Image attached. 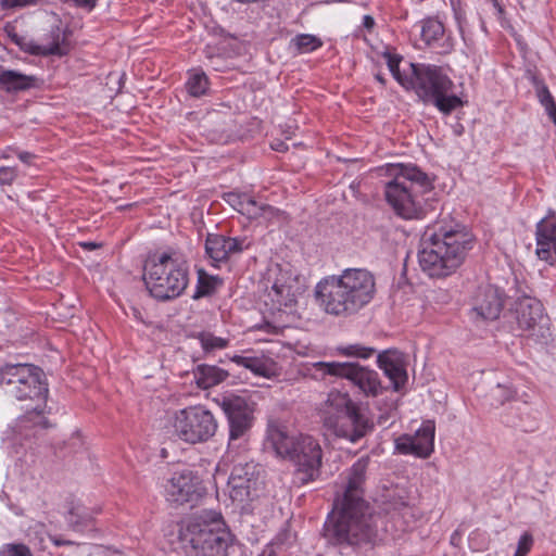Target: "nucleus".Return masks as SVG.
<instances>
[{"mask_svg":"<svg viewBox=\"0 0 556 556\" xmlns=\"http://www.w3.org/2000/svg\"><path fill=\"white\" fill-rule=\"evenodd\" d=\"M419 265L429 277L444 278L463 264L473 247V236L465 226L428 228L421 239Z\"/></svg>","mask_w":556,"mask_h":556,"instance_id":"7ed1b4c3","label":"nucleus"},{"mask_svg":"<svg viewBox=\"0 0 556 556\" xmlns=\"http://www.w3.org/2000/svg\"><path fill=\"white\" fill-rule=\"evenodd\" d=\"M40 79L34 75H26L14 70L0 66V88L8 93H17L38 88Z\"/></svg>","mask_w":556,"mask_h":556,"instance_id":"412c9836","label":"nucleus"},{"mask_svg":"<svg viewBox=\"0 0 556 556\" xmlns=\"http://www.w3.org/2000/svg\"><path fill=\"white\" fill-rule=\"evenodd\" d=\"M377 363L389 378L394 391H400L407 381V372L402 354L396 351H383L378 354Z\"/></svg>","mask_w":556,"mask_h":556,"instance_id":"a211bd4d","label":"nucleus"},{"mask_svg":"<svg viewBox=\"0 0 556 556\" xmlns=\"http://www.w3.org/2000/svg\"><path fill=\"white\" fill-rule=\"evenodd\" d=\"M232 361L236 364L250 369L252 372H254L257 376L269 377L273 374L271 367L268 366L267 363L263 358H260V357H249V356L236 355L232 357Z\"/></svg>","mask_w":556,"mask_h":556,"instance_id":"cd10ccee","label":"nucleus"},{"mask_svg":"<svg viewBox=\"0 0 556 556\" xmlns=\"http://www.w3.org/2000/svg\"><path fill=\"white\" fill-rule=\"evenodd\" d=\"M50 540H51V542H52L55 546L74 545V544H75V542H73V541H70V540H63L62 538L56 536V535L50 536Z\"/></svg>","mask_w":556,"mask_h":556,"instance_id":"09e8293b","label":"nucleus"},{"mask_svg":"<svg viewBox=\"0 0 556 556\" xmlns=\"http://www.w3.org/2000/svg\"><path fill=\"white\" fill-rule=\"evenodd\" d=\"M14 174L10 168H0V184H10L13 180Z\"/></svg>","mask_w":556,"mask_h":556,"instance_id":"a18cd8bd","label":"nucleus"},{"mask_svg":"<svg viewBox=\"0 0 556 556\" xmlns=\"http://www.w3.org/2000/svg\"><path fill=\"white\" fill-rule=\"evenodd\" d=\"M395 448L405 455H415L419 457V452L417 450L416 443L413 440L412 435H402L395 440Z\"/></svg>","mask_w":556,"mask_h":556,"instance_id":"58836bf2","label":"nucleus"},{"mask_svg":"<svg viewBox=\"0 0 556 556\" xmlns=\"http://www.w3.org/2000/svg\"><path fill=\"white\" fill-rule=\"evenodd\" d=\"M83 247L88 250H94L99 247V244L96 242H85V243H83Z\"/></svg>","mask_w":556,"mask_h":556,"instance_id":"864d4df0","label":"nucleus"},{"mask_svg":"<svg viewBox=\"0 0 556 556\" xmlns=\"http://www.w3.org/2000/svg\"><path fill=\"white\" fill-rule=\"evenodd\" d=\"M412 438L416 443L419 457H428L433 451L434 422L431 420L424 422Z\"/></svg>","mask_w":556,"mask_h":556,"instance_id":"393cba45","label":"nucleus"},{"mask_svg":"<svg viewBox=\"0 0 556 556\" xmlns=\"http://www.w3.org/2000/svg\"><path fill=\"white\" fill-rule=\"evenodd\" d=\"M545 111L553 123H556V103H553L552 106H546Z\"/></svg>","mask_w":556,"mask_h":556,"instance_id":"3c124183","label":"nucleus"},{"mask_svg":"<svg viewBox=\"0 0 556 556\" xmlns=\"http://www.w3.org/2000/svg\"><path fill=\"white\" fill-rule=\"evenodd\" d=\"M369 457H361L349 469L346 485L328 515L323 536L327 544L339 549H371L381 541L382 518L364 498V483Z\"/></svg>","mask_w":556,"mask_h":556,"instance_id":"f257e3e1","label":"nucleus"},{"mask_svg":"<svg viewBox=\"0 0 556 556\" xmlns=\"http://www.w3.org/2000/svg\"><path fill=\"white\" fill-rule=\"evenodd\" d=\"M268 442L277 455L295 465V482L303 485L319 477L323 451L313 437L302 433L290 435L283 429L273 427L268 431Z\"/></svg>","mask_w":556,"mask_h":556,"instance_id":"6e6552de","label":"nucleus"},{"mask_svg":"<svg viewBox=\"0 0 556 556\" xmlns=\"http://www.w3.org/2000/svg\"><path fill=\"white\" fill-rule=\"evenodd\" d=\"M260 480L229 477V496L232 502L245 503L258 496Z\"/></svg>","mask_w":556,"mask_h":556,"instance_id":"5701e85b","label":"nucleus"},{"mask_svg":"<svg viewBox=\"0 0 556 556\" xmlns=\"http://www.w3.org/2000/svg\"><path fill=\"white\" fill-rule=\"evenodd\" d=\"M290 280L289 273L279 269V275L273 281L268 295L278 307H288L295 302V293L289 283Z\"/></svg>","mask_w":556,"mask_h":556,"instance_id":"4be33fe9","label":"nucleus"},{"mask_svg":"<svg viewBox=\"0 0 556 556\" xmlns=\"http://www.w3.org/2000/svg\"><path fill=\"white\" fill-rule=\"evenodd\" d=\"M532 544V535L529 533H523L518 541L517 551L514 556H526L531 549Z\"/></svg>","mask_w":556,"mask_h":556,"instance_id":"a19ab883","label":"nucleus"},{"mask_svg":"<svg viewBox=\"0 0 556 556\" xmlns=\"http://www.w3.org/2000/svg\"><path fill=\"white\" fill-rule=\"evenodd\" d=\"M225 413L229 426L228 453L239 448L248 440V433L254 421V403L243 396L225 395L217 400Z\"/></svg>","mask_w":556,"mask_h":556,"instance_id":"f8f14e48","label":"nucleus"},{"mask_svg":"<svg viewBox=\"0 0 556 556\" xmlns=\"http://www.w3.org/2000/svg\"><path fill=\"white\" fill-rule=\"evenodd\" d=\"M223 280L218 276L208 275L204 269H198V283L192 299L198 300L212 295Z\"/></svg>","mask_w":556,"mask_h":556,"instance_id":"a878e982","label":"nucleus"},{"mask_svg":"<svg viewBox=\"0 0 556 556\" xmlns=\"http://www.w3.org/2000/svg\"><path fill=\"white\" fill-rule=\"evenodd\" d=\"M325 406L324 424L339 438L355 443L374 428V424L346 393L331 391Z\"/></svg>","mask_w":556,"mask_h":556,"instance_id":"9d476101","label":"nucleus"},{"mask_svg":"<svg viewBox=\"0 0 556 556\" xmlns=\"http://www.w3.org/2000/svg\"><path fill=\"white\" fill-rule=\"evenodd\" d=\"M412 77L406 81V90H412L426 105H433L443 115H450L464 106L465 101L454 93L455 84L434 64L410 63Z\"/></svg>","mask_w":556,"mask_h":556,"instance_id":"0eeeda50","label":"nucleus"},{"mask_svg":"<svg viewBox=\"0 0 556 556\" xmlns=\"http://www.w3.org/2000/svg\"><path fill=\"white\" fill-rule=\"evenodd\" d=\"M503 308V300L498 290L492 286L479 288L473 311L483 319H496Z\"/></svg>","mask_w":556,"mask_h":556,"instance_id":"6ab92c4d","label":"nucleus"},{"mask_svg":"<svg viewBox=\"0 0 556 556\" xmlns=\"http://www.w3.org/2000/svg\"><path fill=\"white\" fill-rule=\"evenodd\" d=\"M383 58L387 61V65L389 71L391 72L394 79L406 90V81L409 80L412 75L410 63H408V68L401 71L400 63L403 61V58L400 54L391 53L390 51L383 52Z\"/></svg>","mask_w":556,"mask_h":556,"instance_id":"bb28decb","label":"nucleus"},{"mask_svg":"<svg viewBox=\"0 0 556 556\" xmlns=\"http://www.w3.org/2000/svg\"><path fill=\"white\" fill-rule=\"evenodd\" d=\"M421 37L427 45L439 40L444 35V25L437 17H428L421 21Z\"/></svg>","mask_w":556,"mask_h":556,"instance_id":"c85d7f7f","label":"nucleus"},{"mask_svg":"<svg viewBox=\"0 0 556 556\" xmlns=\"http://www.w3.org/2000/svg\"><path fill=\"white\" fill-rule=\"evenodd\" d=\"M198 477L190 469L175 471L165 484V495L168 502L182 505L197 496Z\"/></svg>","mask_w":556,"mask_h":556,"instance_id":"dca6fc26","label":"nucleus"},{"mask_svg":"<svg viewBox=\"0 0 556 556\" xmlns=\"http://www.w3.org/2000/svg\"><path fill=\"white\" fill-rule=\"evenodd\" d=\"M338 352L341 355L346 356V357H356V358L366 359V358L371 357L376 353V350L370 346H365L363 344L355 343V344H349L345 346H340V348H338Z\"/></svg>","mask_w":556,"mask_h":556,"instance_id":"72a5a7b5","label":"nucleus"},{"mask_svg":"<svg viewBox=\"0 0 556 556\" xmlns=\"http://www.w3.org/2000/svg\"><path fill=\"white\" fill-rule=\"evenodd\" d=\"M536 93L541 104L544 108L552 106V104L555 103L548 88L545 85H540L536 89Z\"/></svg>","mask_w":556,"mask_h":556,"instance_id":"79ce46f5","label":"nucleus"},{"mask_svg":"<svg viewBox=\"0 0 556 556\" xmlns=\"http://www.w3.org/2000/svg\"><path fill=\"white\" fill-rule=\"evenodd\" d=\"M144 282L150 294L157 301L180 296L189 283V266L186 257L174 249L151 255L144 267Z\"/></svg>","mask_w":556,"mask_h":556,"instance_id":"423d86ee","label":"nucleus"},{"mask_svg":"<svg viewBox=\"0 0 556 556\" xmlns=\"http://www.w3.org/2000/svg\"><path fill=\"white\" fill-rule=\"evenodd\" d=\"M260 468L254 462L238 463L233 466L230 477L260 480Z\"/></svg>","mask_w":556,"mask_h":556,"instance_id":"c9c22d12","label":"nucleus"},{"mask_svg":"<svg viewBox=\"0 0 556 556\" xmlns=\"http://www.w3.org/2000/svg\"><path fill=\"white\" fill-rule=\"evenodd\" d=\"M228 372L217 366L202 364L194 370V379L201 389L212 388L223 382Z\"/></svg>","mask_w":556,"mask_h":556,"instance_id":"b1692460","label":"nucleus"},{"mask_svg":"<svg viewBox=\"0 0 556 556\" xmlns=\"http://www.w3.org/2000/svg\"><path fill=\"white\" fill-rule=\"evenodd\" d=\"M432 189L428 175L415 165H400L394 178L384 186L388 204L404 219L420 218L422 195Z\"/></svg>","mask_w":556,"mask_h":556,"instance_id":"1a4fd4ad","label":"nucleus"},{"mask_svg":"<svg viewBox=\"0 0 556 556\" xmlns=\"http://www.w3.org/2000/svg\"><path fill=\"white\" fill-rule=\"evenodd\" d=\"M68 527L77 532L84 531L87 527L91 525V517L90 516H83L79 515L75 509H72L68 513V516L66 518Z\"/></svg>","mask_w":556,"mask_h":556,"instance_id":"e433bc0d","label":"nucleus"},{"mask_svg":"<svg viewBox=\"0 0 556 556\" xmlns=\"http://www.w3.org/2000/svg\"><path fill=\"white\" fill-rule=\"evenodd\" d=\"M9 37L12 42L21 48V50L33 54V55H64L68 51V47L66 45V35L59 27L54 26L51 28L49 38L50 41L43 45H36L31 40H28L26 37L21 36L14 31H9Z\"/></svg>","mask_w":556,"mask_h":556,"instance_id":"2eb2a0df","label":"nucleus"},{"mask_svg":"<svg viewBox=\"0 0 556 556\" xmlns=\"http://www.w3.org/2000/svg\"><path fill=\"white\" fill-rule=\"evenodd\" d=\"M363 26H364L366 29H368V30L372 29V27L375 26V20H374V17H372V16H370V15H364V16H363Z\"/></svg>","mask_w":556,"mask_h":556,"instance_id":"8fccbe9b","label":"nucleus"},{"mask_svg":"<svg viewBox=\"0 0 556 556\" xmlns=\"http://www.w3.org/2000/svg\"><path fill=\"white\" fill-rule=\"evenodd\" d=\"M197 338L199 339L203 351L206 353L215 350H223L227 348L229 343L227 339L216 337L212 332L207 331L200 332Z\"/></svg>","mask_w":556,"mask_h":556,"instance_id":"7c9ffc66","label":"nucleus"},{"mask_svg":"<svg viewBox=\"0 0 556 556\" xmlns=\"http://www.w3.org/2000/svg\"><path fill=\"white\" fill-rule=\"evenodd\" d=\"M16 156L20 161L23 163L30 165L33 161L35 160L36 155L34 153L27 152V151H17Z\"/></svg>","mask_w":556,"mask_h":556,"instance_id":"49530a36","label":"nucleus"},{"mask_svg":"<svg viewBox=\"0 0 556 556\" xmlns=\"http://www.w3.org/2000/svg\"><path fill=\"white\" fill-rule=\"evenodd\" d=\"M313 368L321 377L328 375L350 380L367 396H377L382 391L378 372L358 363L316 362Z\"/></svg>","mask_w":556,"mask_h":556,"instance_id":"ddd939ff","label":"nucleus"},{"mask_svg":"<svg viewBox=\"0 0 556 556\" xmlns=\"http://www.w3.org/2000/svg\"><path fill=\"white\" fill-rule=\"evenodd\" d=\"M224 200L237 212L247 215L249 218H258L273 215L275 208L265 203H257L247 193L227 192Z\"/></svg>","mask_w":556,"mask_h":556,"instance_id":"aec40b11","label":"nucleus"},{"mask_svg":"<svg viewBox=\"0 0 556 556\" xmlns=\"http://www.w3.org/2000/svg\"><path fill=\"white\" fill-rule=\"evenodd\" d=\"M496 391L497 392H502L503 395H504V399L501 401V403L503 404L505 401L509 400L513 397L514 395V391L510 390L509 388H504L502 387L501 384H497L496 387Z\"/></svg>","mask_w":556,"mask_h":556,"instance_id":"de8ad7c7","label":"nucleus"},{"mask_svg":"<svg viewBox=\"0 0 556 556\" xmlns=\"http://www.w3.org/2000/svg\"><path fill=\"white\" fill-rule=\"evenodd\" d=\"M376 293L374 275L363 268H348L323 278L315 287L319 306L329 315L348 317L368 305Z\"/></svg>","mask_w":556,"mask_h":556,"instance_id":"f03ea898","label":"nucleus"},{"mask_svg":"<svg viewBox=\"0 0 556 556\" xmlns=\"http://www.w3.org/2000/svg\"><path fill=\"white\" fill-rule=\"evenodd\" d=\"M179 540L187 556H226L232 536L220 513L202 510L180 528Z\"/></svg>","mask_w":556,"mask_h":556,"instance_id":"39448f33","label":"nucleus"},{"mask_svg":"<svg viewBox=\"0 0 556 556\" xmlns=\"http://www.w3.org/2000/svg\"><path fill=\"white\" fill-rule=\"evenodd\" d=\"M0 384L8 394L18 401L36 400L37 404L18 419L22 429L50 427L45 417L48 386L42 380V370L30 364H8L0 368Z\"/></svg>","mask_w":556,"mask_h":556,"instance_id":"20e7f679","label":"nucleus"},{"mask_svg":"<svg viewBox=\"0 0 556 556\" xmlns=\"http://www.w3.org/2000/svg\"><path fill=\"white\" fill-rule=\"evenodd\" d=\"M514 314L519 330L535 341H547L551 336L548 318L539 300L530 296L518 299Z\"/></svg>","mask_w":556,"mask_h":556,"instance_id":"4468645a","label":"nucleus"},{"mask_svg":"<svg viewBox=\"0 0 556 556\" xmlns=\"http://www.w3.org/2000/svg\"><path fill=\"white\" fill-rule=\"evenodd\" d=\"M409 506L407 502L403 498V496H390L388 501L384 503V510L388 514H400L404 515L407 510H409Z\"/></svg>","mask_w":556,"mask_h":556,"instance_id":"4c0bfd02","label":"nucleus"},{"mask_svg":"<svg viewBox=\"0 0 556 556\" xmlns=\"http://www.w3.org/2000/svg\"><path fill=\"white\" fill-rule=\"evenodd\" d=\"M375 77L382 86L386 85V78L381 74H377Z\"/></svg>","mask_w":556,"mask_h":556,"instance_id":"5fc2aeb1","label":"nucleus"},{"mask_svg":"<svg viewBox=\"0 0 556 556\" xmlns=\"http://www.w3.org/2000/svg\"><path fill=\"white\" fill-rule=\"evenodd\" d=\"M535 239L556 242V219L554 211L549 210L548 214L538 222L535 227Z\"/></svg>","mask_w":556,"mask_h":556,"instance_id":"c756f323","label":"nucleus"},{"mask_svg":"<svg viewBox=\"0 0 556 556\" xmlns=\"http://www.w3.org/2000/svg\"><path fill=\"white\" fill-rule=\"evenodd\" d=\"M0 556H33V554L29 547L23 543H9L2 546Z\"/></svg>","mask_w":556,"mask_h":556,"instance_id":"ea45409f","label":"nucleus"},{"mask_svg":"<svg viewBox=\"0 0 556 556\" xmlns=\"http://www.w3.org/2000/svg\"><path fill=\"white\" fill-rule=\"evenodd\" d=\"M204 250L211 264L214 267H219L222 263H227L232 254L240 253L243 250V240L218 233H207Z\"/></svg>","mask_w":556,"mask_h":556,"instance_id":"f3484780","label":"nucleus"},{"mask_svg":"<svg viewBox=\"0 0 556 556\" xmlns=\"http://www.w3.org/2000/svg\"><path fill=\"white\" fill-rule=\"evenodd\" d=\"M554 124H555V126H556V123H554Z\"/></svg>","mask_w":556,"mask_h":556,"instance_id":"6e6d98bb","label":"nucleus"},{"mask_svg":"<svg viewBox=\"0 0 556 556\" xmlns=\"http://www.w3.org/2000/svg\"><path fill=\"white\" fill-rule=\"evenodd\" d=\"M536 249L535 254L539 260L546 262L549 265H554L556 262V242L544 241L542 239H535Z\"/></svg>","mask_w":556,"mask_h":556,"instance_id":"473e14b6","label":"nucleus"},{"mask_svg":"<svg viewBox=\"0 0 556 556\" xmlns=\"http://www.w3.org/2000/svg\"><path fill=\"white\" fill-rule=\"evenodd\" d=\"M291 42L300 53L312 52L323 46L318 37L309 34L296 35Z\"/></svg>","mask_w":556,"mask_h":556,"instance_id":"2f4dec72","label":"nucleus"},{"mask_svg":"<svg viewBox=\"0 0 556 556\" xmlns=\"http://www.w3.org/2000/svg\"><path fill=\"white\" fill-rule=\"evenodd\" d=\"M207 88L208 80L204 73H193L187 81V89L193 97L203 96Z\"/></svg>","mask_w":556,"mask_h":556,"instance_id":"f704fd0d","label":"nucleus"},{"mask_svg":"<svg viewBox=\"0 0 556 556\" xmlns=\"http://www.w3.org/2000/svg\"><path fill=\"white\" fill-rule=\"evenodd\" d=\"M38 0H1L0 5L3 10L24 8L37 3Z\"/></svg>","mask_w":556,"mask_h":556,"instance_id":"37998d69","label":"nucleus"},{"mask_svg":"<svg viewBox=\"0 0 556 556\" xmlns=\"http://www.w3.org/2000/svg\"><path fill=\"white\" fill-rule=\"evenodd\" d=\"M217 420L204 406H189L178 410L173 420V434L190 443L208 441L217 431Z\"/></svg>","mask_w":556,"mask_h":556,"instance_id":"9b49d317","label":"nucleus"},{"mask_svg":"<svg viewBox=\"0 0 556 556\" xmlns=\"http://www.w3.org/2000/svg\"><path fill=\"white\" fill-rule=\"evenodd\" d=\"M62 2H73L78 8H84L87 10H92L96 5L98 0H61Z\"/></svg>","mask_w":556,"mask_h":556,"instance_id":"c03bdc74","label":"nucleus"},{"mask_svg":"<svg viewBox=\"0 0 556 556\" xmlns=\"http://www.w3.org/2000/svg\"><path fill=\"white\" fill-rule=\"evenodd\" d=\"M273 149H275L277 151H285L288 149V147L286 146V143L279 141L278 143L273 144Z\"/></svg>","mask_w":556,"mask_h":556,"instance_id":"603ef678","label":"nucleus"}]
</instances>
